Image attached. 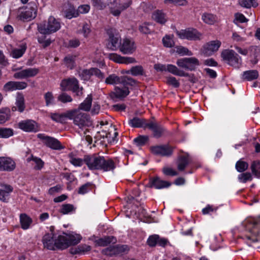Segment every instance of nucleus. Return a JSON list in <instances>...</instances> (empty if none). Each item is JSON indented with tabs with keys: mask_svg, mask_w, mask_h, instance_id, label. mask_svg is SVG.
I'll return each instance as SVG.
<instances>
[{
	"mask_svg": "<svg viewBox=\"0 0 260 260\" xmlns=\"http://www.w3.org/2000/svg\"><path fill=\"white\" fill-rule=\"evenodd\" d=\"M38 138L41 139L43 143L47 147L52 149L60 150L63 148L60 142L53 137L46 136L42 134H39L38 135Z\"/></svg>",
	"mask_w": 260,
	"mask_h": 260,
	"instance_id": "nucleus-10",
	"label": "nucleus"
},
{
	"mask_svg": "<svg viewBox=\"0 0 260 260\" xmlns=\"http://www.w3.org/2000/svg\"><path fill=\"white\" fill-rule=\"evenodd\" d=\"M116 239L113 236H107L97 240V244L101 246H106L111 243H115Z\"/></svg>",
	"mask_w": 260,
	"mask_h": 260,
	"instance_id": "nucleus-39",
	"label": "nucleus"
},
{
	"mask_svg": "<svg viewBox=\"0 0 260 260\" xmlns=\"http://www.w3.org/2000/svg\"><path fill=\"white\" fill-rule=\"evenodd\" d=\"M258 77V73L257 70H252L246 71L242 74V79L247 81H251L256 79Z\"/></svg>",
	"mask_w": 260,
	"mask_h": 260,
	"instance_id": "nucleus-36",
	"label": "nucleus"
},
{
	"mask_svg": "<svg viewBox=\"0 0 260 260\" xmlns=\"http://www.w3.org/2000/svg\"><path fill=\"white\" fill-rule=\"evenodd\" d=\"M165 2L177 6H186L187 4L186 0H165Z\"/></svg>",
	"mask_w": 260,
	"mask_h": 260,
	"instance_id": "nucleus-54",
	"label": "nucleus"
},
{
	"mask_svg": "<svg viewBox=\"0 0 260 260\" xmlns=\"http://www.w3.org/2000/svg\"><path fill=\"white\" fill-rule=\"evenodd\" d=\"M239 4L246 8H249L251 6L256 7L258 6L256 0H241L239 1Z\"/></svg>",
	"mask_w": 260,
	"mask_h": 260,
	"instance_id": "nucleus-43",
	"label": "nucleus"
},
{
	"mask_svg": "<svg viewBox=\"0 0 260 260\" xmlns=\"http://www.w3.org/2000/svg\"><path fill=\"white\" fill-rule=\"evenodd\" d=\"M37 6L35 4H29L25 8H20L18 11V18L23 21H29L37 16Z\"/></svg>",
	"mask_w": 260,
	"mask_h": 260,
	"instance_id": "nucleus-7",
	"label": "nucleus"
},
{
	"mask_svg": "<svg viewBox=\"0 0 260 260\" xmlns=\"http://www.w3.org/2000/svg\"><path fill=\"white\" fill-rule=\"evenodd\" d=\"M67 238L66 236H58L57 239L55 240L54 247L59 249H64L69 247Z\"/></svg>",
	"mask_w": 260,
	"mask_h": 260,
	"instance_id": "nucleus-30",
	"label": "nucleus"
},
{
	"mask_svg": "<svg viewBox=\"0 0 260 260\" xmlns=\"http://www.w3.org/2000/svg\"><path fill=\"white\" fill-rule=\"evenodd\" d=\"M158 238L159 236L157 235L150 236L147 241L148 245L151 247L155 246L157 244Z\"/></svg>",
	"mask_w": 260,
	"mask_h": 260,
	"instance_id": "nucleus-56",
	"label": "nucleus"
},
{
	"mask_svg": "<svg viewBox=\"0 0 260 260\" xmlns=\"http://www.w3.org/2000/svg\"><path fill=\"white\" fill-rule=\"evenodd\" d=\"M20 221L21 228L23 230L28 229L32 223L31 218L25 213H22L20 215Z\"/></svg>",
	"mask_w": 260,
	"mask_h": 260,
	"instance_id": "nucleus-33",
	"label": "nucleus"
},
{
	"mask_svg": "<svg viewBox=\"0 0 260 260\" xmlns=\"http://www.w3.org/2000/svg\"><path fill=\"white\" fill-rule=\"evenodd\" d=\"M13 135V131L10 128H0V138H8Z\"/></svg>",
	"mask_w": 260,
	"mask_h": 260,
	"instance_id": "nucleus-44",
	"label": "nucleus"
},
{
	"mask_svg": "<svg viewBox=\"0 0 260 260\" xmlns=\"http://www.w3.org/2000/svg\"><path fill=\"white\" fill-rule=\"evenodd\" d=\"M110 59L119 63L129 64L136 62V59L132 57L121 56L116 53L109 54Z\"/></svg>",
	"mask_w": 260,
	"mask_h": 260,
	"instance_id": "nucleus-22",
	"label": "nucleus"
},
{
	"mask_svg": "<svg viewBox=\"0 0 260 260\" xmlns=\"http://www.w3.org/2000/svg\"><path fill=\"white\" fill-rule=\"evenodd\" d=\"M202 20L208 24H213L217 20V17L211 13H204L202 15Z\"/></svg>",
	"mask_w": 260,
	"mask_h": 260,
	"instance_id": "nucleus-38",
	"label": "nucleus"
},
{
	"mask_svg": "<svg viewBox=\"0 0 260 260\" xmlns=\"http://www.w3.org/2000/svg\"><path fill=\"white\" fill-rule=\"evenodd\" d=\"M167 82L168 84L172 85L175 88L179 86L180 83L174 77H169L167 79Z\"/></svg>",
	"mask_w": 260,
	"mask_h": 260,
	"instance_id": "nucleus-61",
	"label": "nucleus"
},
{
	"mask_svg": "<svg viewBox=\"0 0 260 260\" xmlns=\"http://www.w3.org/2000/svg\"><path fill=\"white\" fill-rule=\"evenodd\" d=\"M146 124H147V122L145 119L137 117L128 120V124L132 127H143L146 128V126H145V125Z\"/></svg>",
	"mask_w": 260,
	"mask_h": 260,
	"instance_id": "nucleus-31",
	"label": "nucleus"
},
{
	"mask_svg": "<svg viewBox=\"0 0 260 260\" xmlns=\"http://www.w3.org/2000/svg\"><path fill=\"white\" fill-rule=\"evenodd\" d=\"M167 71L172 73L173 75L181 77H187L189 75L188 73H185L184 71L179 70L177 67L171 64H167Z\"/></svg>",
	"mask_w": 260,
	"mask_h": 260,
	"instance_id": "nucleus-34",
	"label": "nucleus"
},
{
	"mask_svg": "<svg viewBox=\"0 0 260 260\" xmlns=\"http://www.w3.org/2000/svg\"><path fill=\"white\" fill-rule=\"evenodd\" d=\"M60 86L61 90H71L78 96H81L83 94V87H79L78 80L74 77L63 80L60 83Z\"/></svg>",
	"mask_w": 260,
	"mask_h": 260,
	"instance_id": "nucleus-4",
	"label": "nucleus"
},
{
	"mask_svg": "<svg viewBox=\"0 0 260 260\" xmlns=\"http://www.w3.org/2000/svg\"><path fill=\"white\" fill-rule=\"evenodd\" d=\"M152 18L153 20L160 24H164L167 21L166 14L160 10L154 11L152 14Z\"/></svg>",
	"mask_w": 260,
	"mask_h": 260,
	"instance_id": "nucleus-28",
	"label": "nucleus"
},
{
	"mask_svg": "<svg viewBox=\"0 0 260 260\" xmlns=\"http://www.w3.org/2000/svg\"><path fill=\"white\" fill-rule=\"evenodd\" d=\"M251 170L255 176L260 178V161H253L251 165Z\"/></svg>",
	"mask_w": 260,
	"mask_h": 260,
	"instance_id": "nucleus-42",
	"label": "nucleus"
},
{
	"mask_svg": "<svg viewBox=\"0 0 260 260\" xmlns=\"http://www.w3.org/2000/svg\"><path fill=\"white\" fill-rule=\"evenodd\" d=\"M163 173L168 176H174L178 175V173L170 168H164L162 170Z\"/></svg>",
	"mask_w": 260,
	"mask_h": 260,
	"instance_id": "nucleus-64",
	"label": "nucleus"
},
{
	"mask_svg": "<svg viewBox=\"0 0 260 260\" xmlns=\"http://www.w3.org/2000/svg\"><path fill=\"white\" fill-rule=\"evenodd\" d=\"M171 183L168 181H164L157 176L149 179V183L147 186L150 188L162 189L169 187Z\"/></svg>",
	"mask_w": 260,
	"mask_h": 260,
	"instance_id": "nucleus-18",
	"label": "nucleus"
},
{
	"mask_svg": "<svg viewBox=\"0 0 260 260\" xmlns=\"http://www.w3.org/2000/svg\"><path fill=\"white\" fill-rule=\"evenodd\" d=\"M176 64L179 67L189 71L194 70L196 67L200 64L199 60L193 57L179 59L177 60Z\"/></svg>",
	"mask_w": 260,
	"mask_h": 260,
	"instance_id": "nucleus-8",
	"label": "nucleus"
},
{
	"mask_svg": "<svg viewBox=\"0 0 260 260\" xmlns=\"http://www.w3.org/2000/svg\"><path fill=\"white\" fill-rule=\"evenodd\" d=\"M149 140V137L147 136H139L134 140V142L138 146L144 145Z\"/></svg>",
	"mask_w": 260,
	"mask_h": 260,
	"instance_id": "nucleus-49",
	"label": "nucleus"
},
{
	"mask_svg": "<svg viewBox=\"0 0 260 260\" xmlns=\"http://www.w3.org/2000/svg\"><path fill=\"white\" fill-rule=\"evenodd\" d=\"M178 36L181 39L189 40H200L201 34L196 29L188 28L177 32Z\"/></svg>",
	"mask_w": 260,
	"mask_h": 260,
	"instance_id": "nucleus-12",
	"label": "nucleus"
},
{
	"mask_svg": "<svg viewBox=\"0 0 260 260\" xmlns=\"http://www.w3.org/2000/svg\"><path fill=\"white\" fill-rule=\"evenodd\" d=\"M39 72V69L37 68H27L15 73L14 74V77L19 79L33 77L36 76Z\"/></svg>",
	"mask_w": 260,
	"mask_h": 260,
	"instance_id": "nucleus-20",
	"label": "nucleus"
},
{
	"mask_svg": "<svg viewBox=\"0 0 260 260\" xmlns=\"http://www.w3.org/2000/svg\"><path fill=\"white\" fill-rule=\"evenodd\" d=\"M84 164L90 170L108 172L113 171L116 168L115 164L112 159H106L104 156L97 154L85 155Z\"/></svg>",
	"mask_w": 260,
	"mask_h": 260,
	"instance_id": "nucleus-1",
	"label": "nucleus"
},
{
	"mask_svg": "<svg viewBox=\"0 0 260 260\" xmlns=\"http://www.w3.org/2000/svg\"><path fill=\"white\" fill-rule=\"evenodd\" d=\"M80 78L84 80H88L90 78L91 75V69H85L79 72Z\"/></svg>",
	"mask_w": 260,
	"mask_h": 260,
	"instance_id": "nucleus-50",
	"label": "nucleus"
},
{
	"mask_svg": "<svg viewBox=\"0 0 260 260\" xmlns=\"http://www.w3.org/2000/svg\"><path fill=\"white\" fill-rule=\"evenodd\" d=\"M91 185L92 183L90 182H87L82 185L78 189V193L83 194L87 193L90 190Z\"/></svg>",
	"mask_w": 260,
	"mask_h": 260,
	"instance_id": "nucleus-52",
	"label": "nucleus"
},
{
	"mask_svg": "<svg viewBox=\"0 0 260 260\" xmlns=\"http://www.w3.org/2000/svg\"><path fill=\"white\" fill-rule=\"evenodd\" d=\"M252 179V176L250 173H242L238 176L239 180L242 183H246L247 181H251Z\"/></svg>",
	"mask_w": 260,
	"mask_h": 260,
	"instance_id": "nucleus-51",
	"label": "nucleus"
},
{
	"mask_svg": "<svg viewBox=\"0 0 260 260\" xmlns=\"http://www.w3.org/2000/svg\"><path fill=\"white\" fill-rule=\"evenodd\" d=\"M146 128L152 132L153 136L156 138H159L166 132V129L159 123L154 121H150L145 125Z\"/></svg>",
	"mask_w": 260,
	"mask_h": 260,
	"instance_id": "nucleus-13",
	"label": "nucleus"
},
{
	"mask_svg": "<svg viewBox=\"0 0 260 260\" xmlns=\"http://www.w3.org/2000/svg\"><path fill=\"white\" fill-rule=\"evenodd\" d=\"M66 237L68 239V244H69V247L71 245H74L78 244L82 239V237L79 234L66 235Z\"/></svg>",
	"mask_w": 260,
	"mask_h": 260,
	"instance_id": "nucleus-37",
	"label": "nucleus"
},
{
	"mask_svg": "<svg viewBox=\"0 0 260 260\" xmlns=\"http://www.w3.org/2000/svg\"><path fill=\"white\" fill-rule=\"evenodd\" d=\"M135 42L129 39H124L120 45L119 50L124 54H133L136 50Z\"/></svg>",
	"mask_w": 260,
	"mask_h": 260,
	"instance_id": "nucleus-15",
	"label": "nucleus"
},
{
	"mask_svg": "<svg viewBox=\"0 0 260 260\" xmlns=\"http://www.w3.org/2000/svg\"><path fill=\"white\" fill-rule=\"evenodd\" d=\"M220 45L221 42L219 41H211L204 45L203 53L206 56H210L218 50Z\"/></svg>",
	"mask_w": 260,
	"mask_h": 260,
	"instance_id": "nucleus-21",
	"label": "nucleus"
},
{
	"mask_svg": "<svg viewBox=\"0 0 260 260\" xmlns=\"http://www.w3.org/2000/svg\"><path fill=\"white\" fill-rule=\"evenodd\" d=\"M128 86L129 85H121L120 86H116L115 87L114 94L116 98H124L128 95L129 93Z\"/></svg>",
	"mask_w": 260,
	"mask_h": 260,
	"instance_id": "nucleus-27",
	"label": "nucleus"
},
{
	"mask_svg": "<svg viewBox=\"0 0 260 260\" xmlns=\"http://www.w3.org/2000/svg\"><path fill=\"white\" fill-rule=\"evenodd\" d=\"M106 5L111 9V13L118 16L121 12L128 8L132 4V0H106Z\"/></svg>",
	"mask_w": 260,
	"mask_h": 260,
	"instance_id": "nucleus-3",
	"label": "nucleus"
},
{
	"mask_svg": "<svg viewBox=\"0 0 260 260\" xmlns=\"http://www.w3.org/2000/svg\"><path fill=\"white\" fill-rule=\"evenodd\" d=\"M27 84L23 81H9L3 86L4 91L7 92L16 90H22L25 89Z\"/></svg>",
	"mask_w": 260,
	"mask_h": 260,
	"instance_id": "nucleus-17",
	"label": "nucleus"
},
{
	"mask_svg": "<svg viewBox=\"0 0 260 260\" xmlns=\"http://www.w3.org/2000/svg\"><path fill=\"white\" fill-rule=\"evenodd\" d=\"M58 101L62 103H70L73 101L72 98L66 92H62L57 97Z\"/></svg>",
	"mask_w": 260,
	"mask_h": 260,
	"instance_id": "nucleus-45",
	"label": "nucleus"
},
{
	"mask_svg": "<svg viewBox=\"0 0 260 260\" xmlns=\"http://www.w3.org/2000/svg\"><path fill=\"white\" fill-rule=\"evenodd\" d=\"M69 161L73 165L76 167H81L84 163V157L83 159L75 157L73 153L69 154Z\"/></svg>",
	"mask_w": 260,
	"mask_h": 260,
	"instance_id": "nucleus-40",
	"label": "nucleus"
},
{
	"mask_svg": "<svg viewBox=\"0 0 260 260\" xmlns=\"http://www.w3.org/2000/svg\"><path fill=\"white\" fill-rule=\"evenodd\" d=\"M65 17L68 19H71L73 17H76L78 16V12L75 8L70 6L68 10L65 11Z\"/></svg>",
	"mask_w": 260,
	"mask_h": 260,
	"instance_id": "nucleus-46",
	"label": "nucleus"
},
{
	"mask_svg": "<svg viewBox=\"0 0 260 260\" xmlns=\"http://www.w3.org/2000/svg\"><path fill=\"white\" fill-rule=\"evenodd\" d=\"M27 48L26 44L22 43L20 46L19 48H15L12 49L11 52V55L14 58H19L22 56Z\"/></svg>",
	"mask_w": 260,
	"mask_h": 260,
	"instance_id": "nucleus-32",
	"label": "nucleus"
},
{
	"mask_svg": "<svg viewBox=\"0 0 260 260\" xmlns=\"http://www.w3.org/2000/svg\"><path fill=\"white\" fill-rule=\"evenodd\" d=\"M131 71V74L135 76L143 75L144 74V70L141 66H136L132 67Z\"/></svg>",
	"mask_w": 260,
	"mask_h": 260,
	"instance_id": "nucleus-48",
	"label": "nucleus"
},
{
	"mask_svg": "<svg viewBox=\"0 0 260 260\" xmlns=\"http://www.w3.org/2000/svg\"><path fill=\"white\" fill-rule=\"evenodd\" d=\"M0 188V200L7 202L9 199L10 193L13 191V187L8 184H2Z\"/></svg>",
	"mask_w": 260,
	"mask_h": 260,
	"instance_id": "nucleus-26",
	"label": "nucleus"
},
{
	"mask_svg": "<svg viewBox=\"0 0 260 260\" xmlns=\"http://www.w3.org/2000/svg\"><path fill=\"white\" fill-rule=\"evenodd\" d=\"M91 69V75H94L100 79L104 78V74L99 69L92 68Z\"/></svg>",
	"mask_w": 260,
	"mask_h": 260,
	"instance_id": "nucleus-62",
	"label": "nucleus"
},
{
	"mask_svg": "<svg viewBox=\"0 0 260 260\" xmlns=\"http://www.w3.org/2000/svg\"><path fill=\"white\" fill-rule=\"evenodd\" d=\"M221 56L224 61L235 68H239L241 65V58L233 50H223Z\"/></svg>",
	"mask_w": 260,
	"mask_h": 260,
	"instance_id": "nucleus-5",
	"label": "nucleus"
},
{
	"mask_svg": "<svg viewBox=\"0 0 260 260\" xmlns=\"http://www.w3.org/2000/svg\"><path fill=\"white\" fill-rule=\"evenodd\" d=\"M42 242L45 247L48 249L54 250V234L52 233H47L43 237Z\"/></svg>",
	"mask_w": 260,
	"mask_h": 260,
	"instance_id": "nucleus-24",
	"label": "nucleus"
},
{
	"mask_svg": "<svg viewBox=\"0 0 260 260\" xmlns=\"http://www.w3.org/2000/svg\"><path fill=\"white\" fill-rule=\"evenodd\" d=\"M176 52L181 55L191 56L192 55V53L187 48L182 46L176 47Z\"/></svg>",
	"mask_w": 260,
	"mask_h": 260,
	"instance_id": "nucleus-53",
	"label": "nucleus"
},
{
	"mask_svg": "<svg viewBox=\"0 0 260 260\" xmlns=\"http://www.w3.org/2000/svg\"><path fill=\"white\" fill-rule=\"evenodd\" d=\"M64 62L66 65L71 69H73L74 66V58L72 56H68L64 57Z\"/></svg>",
	"mask_w": 260,
	"mask_h": 260,
	"instance_id": "nucleus-57",
	"label": "nucleus"
},
{
	"mask_svg": "<svg viewBox=\"0 0 260 260\" xmlns=\"http://www.w3.org/2000/svg\"><path fill=\"white\" fill-rule=\"evenodd\" d=\"M60 22L53 16H50L47 21L40 23L38 25L39 31L44 35L54 33L60 28Z\"/></svg>",
	"mask_w": 260,
	"mask_h": 260,
	"instance_id": "nucleus-2",
	"label": "nucleus"
},
{
	"mask_svg": "<svg viewBox=\"0 0 260 260\" xmlns=\"http://www.w3.org/2000/svg\"><path fill=\"white\" fill-rule=\"evenodd\" d=\"M107 34L109 36L108 47L112 50L119 49L122 41L120 36L116 32V30L113 28L109 29L107 30Z\"/></svg>",
	"mask_w": 260,
	"mask_h": 260,
	"instance_id": "nucleus-9",
	"label": "nucleus"
},
{
	"mask_svg": "<svg viewBox=\"0 0 260 260\" xmlns=\"http://www.w3.org/2000/svg\"><path fill=\"white\" fill-rule=\"evenodd\" d=\"M77 247L79 254L84 253L85 252H87L91 250V247L86 244H81Z\"/></svg>",
	"mask_w": 260,
	"mask_h": 260,
	"instance_id": "nucleus-63",
	"label": "nucleus"
},
{
	"mask_svg": "<svg viewBox=\"0 0 260 260\" xmlns=\"http://www.w3.org/2000/svg\"><path fill=\"white\" fill-rule=\"evenodd\" d=\"M174 147L169 145H161L152 146L150 148L152 153L162 156L169 157L172 155Z\"/></svg>",
	"mask_w": 260,
	"mask_h": 260,
	"instance_id": "nucleus-11",
	"label": "nucleus"
},
{
	"mask_svg": "<svg viewBox=\"0 0 260 260\" xmlns=\"http://www.w3.org/2000/svg\"><path fill=\"white\" fill-rule=\"evenodd\" d=\"M25 108L24 96L22 94L18 93L16 99L15 106L12 108V110L18 111L21 113L24 110Z\"/></svg>",
	"mask_w": 260,
	"mask_h": 260,
	"instance_id": "nucleus-29",
	"label": "nucleus"
},
{
	"mask_svg": "<svg viewBox=\"0 0 260 260\" xmlns=\"http://www.w3.org/2000/svg\"><path fill=\"white\" fill-rule=\"evenodd\" d=\"M79 110L74 109L67 111L62 113L63 119L64 118H67L70 119H74V117L76 114L77 113Z\"/></svg>",
	"mask_w": 260,
	"mask_h": 260,
	"instance_id": "nucleus-55",
	"label": "nucleus"
},
{
	"mask_svg": "<svg viewBox=\"0 0 260 260\" xmlns=\"http://www.w3.org/2000/svg\"><path fill=\"white\" fill-rule=\"evenodd\" d=\"M18 125L19 128L26 132H36L38 131L37 123L31 119L21 121Z\"/></svg>",
	"mask_w": 260,
	"mask_h": 260,
	"instance_id": "nucleus-16",
	"label": "nucleus"
},
{
	"mask_svg": "<svg viewBox=\"0 0 260 260\" xmlns=\"http://www.w3.org/2000/svg\"><path fill=\"white\" fill-rule=\"evenodd\" d=\"M74 123L80 128L86 126H88L91 124L89 115L86 113L80 112L79 110H78L74 117Z\"/></svg>",
	"mask_w": 260,
	"mask_h": 260,
	"instance_id": "nucleus-14",
	"label": "nucleus"
},
{
	"mask_svg": "<svg viewBox=\"0 0 260 260\" xmlns=\"http://www.w3.org/2000/svg\"><path fill=\"white\" fill-rule=\"evenodd\" d=\"M235 167L238 172H243L247 169L248 164L245 161L239 160L236 162Z\"/></svg>",
	"mask_w": 260,
	"mask_h": 260,
	"instance_id": "nucleus-47",
	"label": "nucleus"
},
{
	"mask_svg": "<svg viewBox=\"0 0 260 260\" xmlns=\"http://www.w3.org/2000/svg\"><path fill=\"white\" fill-rule=\"evenodd\" d=\"M46 105L48 106L50 105L53 104L54 102V97L51 92H47L44 95Z\"/></svg>",
	"mask_w": 260,
	"mask_h": 260,
	"instance_id": "nucleus-58",
	"label": "nucleus"
},
{
	"mask_svg": "<svg viewBox=\"0 0 260 260\" xmlns=\"http://www.w3.org/2000/svg\"><path fill=\"white\" fill-rule=\"evenodd\" d=\"M92 101V97L91 94L87 95L84 101L81 103L79 106V110H82L85 111H89L91 109Z\"/></svg>",
	"mask_w": 260,
	"mask_h": 260,
	"instance_id": "nucleus-35",
	"label": "nucleus"
},
{
	"mask_svg": "<svg viewBox=\"0 0 260 260\" xmlns=\"http://www.w3.org/2000/svg\"><path fill=\"white\" fill-rule=\"evenodd\" d=\"M128 251V246L126 245H118L110 246L107 249V254L113 255L121 254Z\"/></svg>",
	"mask_w": 260,
	"mask_h": 260,
	"instance_id": "nucleus-23",
	"label": "nucleus"
},
{
	"mask_svg": "<svg viewBox=\"0 0 260 260\" xmlns=\"http://www.w3.org/2000/svg\"><path fill=\"white\" fill-rule=\"evenodd\" d=\"M10 110L7 108L0 110V124L5 123L10 117Z\"/></svg>",
	"mask_w": 260,
	"mask_h": 260,
	"instance_id": "nucleus-41",
	"label": "nucleus"
},
{
	"mask_svg": "<svg viewBox=\"0 0 260 260\" xmlns=\"http://www.w3.org/2000/svg\"><path fill=\"white\" fill-rule=\"evenodd\" d=\"M45 36L39 37L38 38V42L42 45L44 48L49 46L51 43L50 39L45 40Z\"/></svg>",
	"mask_w": 260,
	"mask_h": 260,
	"instance_id": "nucleus-60",
	"label": "nucleus"
},
{
	"mask_svg": "<svg viewBox=\"0 0 260 260\" xmlns=\"http://www.w3.org/2000/svg\"><path fill=\"white\" fill-rule=\"evenodd\" d=\"M190 161L191 159L188 153L178 156L177 161L178 170L180 171H184Z\"/></svg>",
	"mask_w": 260,
	"mask_h": 260,
	"instance_id": "nucleus-25",
	"label": "nucleus"
},
{
	"mask_svg": "<svg viewBox=\"0 0 260 260\" xmlns=\"http://www.w3.org/2000/svg\"><path fill=\"white\" fill-rule=\"evenodd\" d=\"M105 82L106 84L110 85L120 84L121 85H129L131 86H135L137 81L129 77H119L115 74H112L106 78Z\"/></svg>",
	"mask_w": 260,
	"mask_h": 260,
	"instance_id": "nucleus-6",
	"label": "nucleus"
},
{
	"mask_svg": "<svg viewBox=\"0 0 260 260\" xmlns=\"http://www.w3.org/2000/svg\"><path fill=\"white\" fill-rule=\"evenodd\" d=\"M162 43L164 46L166 47H172L174 45L173 40L169 36H166L163 38Z\"/></svg>",
	"mask_w": 260,
	"mask_h": 260,
	"instance_id": "nucleus-59",
	"label": "nucleus"
},
{
	"mask_svg": "<svg viewBox=\"0 0 260 260\" xmlns=\"http://www.w3.org/2000/svg\"><path fill=\"white\" fill-rule=\"evenodd\" d=\"M16 167L15 161L10 157H0V171L11 172Z\"/></svg>",
	"mask_w": 260,
	"mask_h": 260,
	"instance_id": "nucleus-19",
	"label": "nucleus"
}]
</instances>
